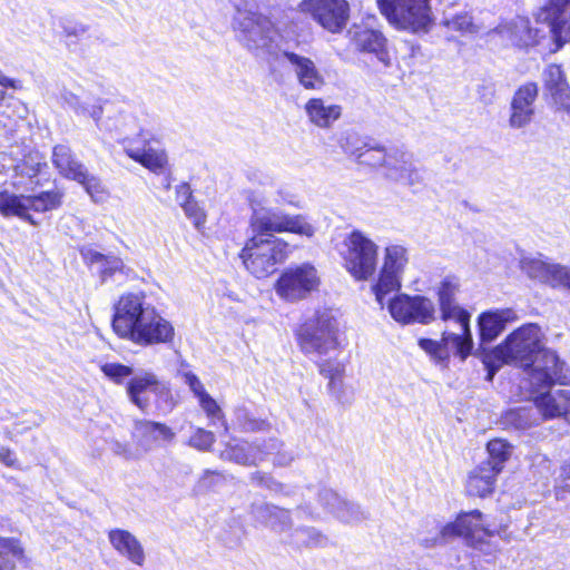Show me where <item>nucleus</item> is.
I'll list each match as a JSON object with an SVG mask.
<instances>
[{"label":"nucleus","mask_w":570,"mask_h":570,"mask_svg":"<svg viewBox=\"0 0 570 570\" xmlns=\"http://www.w3.org/2000/svg\"><path fill=\"white\" fill-rule=\"evenodd\" d=\"M24 558V549L19 539L0 535V570H14L16 562Z\"/></svg>","instance_id":"nucleus-33"},{"label":"nucleus","mask_w":570,"mask_h":570,"mask_svg":"<svg viewBox=\"0 0 570 570\" xmlns=\"http://www.w3.org/2000/svg\"><path fill=\"white\" fill-rule=\"evenodd\" d=\"M61 98L63 101L70 106L76 112L79 111V108L81 106V102L79 101V98L73 95L72 92L66 91L62 94Z\"/></svg>","instance_id":"nucleus-64"},{"label":"nucleus","mask_w":570,"mask_h":570,"mask_svg":"<svg viewBox=\"0 0 570 570\" xmlns=\"http://www.w3.org/2000/svg\"><path fill=\"white\" fill-rule=\"evenodd\" d=\"M281 56L288 62L298 83L306 90H321L325 78L315 62L305 56L287 49H281Z\"/></svg>","instance_id":"nucleus-21"},{"label":"nucleus","mask_w":570,"mask_h":570,"mask_svg":"<svg viewBox=\"0 0 570 570\" xmlns=\"http://www.w3.org/2000/svg\"><path fill=\"white\" fill-rule=\"evenodd\" d=\"M318 285L317 269L304 263L287 267L276 281L275 292L282 299L294 303L306 298Z\"/></svg>","instance_id":"nucleus-13"},{"label":"nucleus","mask_w":570,"mask_h":570,"mask_svg":"<svg viewBox=\"0 0 570 570\" xmlns=\"http://www.w3.org/2000/svg\"><path fill=\"white\" fill-rule=\"evenodd\" d=\"M288 255V244L278 237L253 235L240 252L246 269L256 278L273 274Z\"/></svg>","instance_id":"nucleus-4"},{"label":"nucleus","mask_w":570,"mask_h":570,"mask_svg":"<svg viewBox=\"0 0 570 570\" xmlns=\"http://www.w3.org/2000/svg\"><path fill=\"white\" fill-rule=\"evenodd\" d=\"M489 464L481 463L469 474L466 491L470 495L487 497L492 493L497 476L500 472Z\"/></svg>","instance_id":"nucleus-28"},{"label":"nucleus","mask_w":570,"mask_h":570,"mask_svg":"<svg viewBox=\"0 0 570 570\" xmlns=\"http://www.w3.org/2000/svg\"><path fill=\"white\" fill-rule=\"evenodd\" d=\"M0 214L3 217L16 216L32 225H37L28 213V199L24 195H16L8 190L0 191Z\"/></svg>","instance_id":"nucleus-31"},{"label":"nucleus","mask_w":570,"mask_h":570,"mask_svg":"<svg viewBox=\"0 0 570 570\" xmlns=\"http://www.w3.org/2000/svg\"><path fill=\"white\" fill-rule=\"evenodd\" d=\"M185 383L189 386L191 392L198 399H203V395H207L208 393L205 391L203 383L200 380L191 372H186L184 374Z\"/></svg>","instance_id":"nucleus-55"},{"label":"nucleus","mask_w":570,"mask_h":570,"mask_svg":"<svg viewBox=\"0 0 570 570\" xmlns=\"http://www.w3.org/2000/svg\"><path fill=\"white\" fill-rule=\"evenodd\" d=\"M52 164L58 173L81 185L96 204L107 200L109 193L101 179L90 173L66 145H57L52 150Z\"/></svg>","instance_id":"nucleus-8"},{"label":"nucleus","mask_w":570,"mask_h":570,"mask_svg":"<svg viewBox=\"0 0 570 570\" xmlns=\"http://www.w3.org/2000/svg\"><path fill=\"white\" fill-rule=\"evenodd\" d=\"M543 83L553 101L562 108L570 109V87L560 66L549 65L543 71Z\"/></svg>","instance_id":"nucleus-26"},{"label":"nucleus","mask_w":570,"mask_h":570,"mask_svg":"<svg viewBox=\"0 0 570 570\" xmlns=\"http://www.w3.org/2000/svg\"><path fill=\"white\" fill-rule=\"evenodd\" d=\"M295 537L297 543L306 546H322L326 541V538L314 528L297 529Z\"/></svg>","instance_id":"nucleus-48"},{"label":"nucleus","mask_w":570,"mask_h":570,"mask_svg":"<svg viewBox=\"0 0 570 570\" xmlns=\"http://www.w3.org/2000/svg\"><path fill=\"white\" fill-rule=\"evenodd\" d=\"M322 498L325 500L331 499L338 503L337 508H331V513L338 520L351 523L363 519V512L361 511L360 507L343 500L336 492L325 491Z\"/></svg>","instance_id":"nucleus-34"},{"label":"nucleus","mask_w":570,"mask_h":570,"mask_svg":"<svg viewBox=\"0 0 570 570\" xmlns=\"http://www.w3.org/2000/svg\"><path fill=\"white\" fill-rule=\"evenodd\" d=\"M125 153L154 174L160 175L168 169L167 151L156 139H144L141 147L128 146L125 148Z\"/></svg>","instance_id":"nucleus-20"},{"label":"nucleus","mask_w":570,"mask_h":570,"mask_svg":"<svg viewBox=\"0 0 570 570\" xmlns=\"http://www.w3.org/2000/svg\"><path fill=\"white\" fill-rule=\"evenodd\" d=\"M389 154V148L376 145V146H366L361 155H358V158L356 163L361 166H366L372 169H375L380 176H382L383 167L386 161V157Z\"/></svg>","instance_id":"nucleus-38"},{"label":"nucleus","mask_w":570,"mask_h":570,"mask_svg":"<svg viewBox=\"0 0 570 570\" xmlns=\"http://www.w3.org/2000/svg\"><path fill=\"white\" fill-rule=\"evenodd\" d=\"M100 370L110 381L116 384H122L125 380H127L134 373L132 367L114 362L102 364Z\"/></svg>","instance_id":"nucleus-44"},{"label":"nucleus","mask_w":570,"mask_h":570,"mask_svg":"<svg viewBox=\"0 0 570 570\" xmlns=\"http://www.w3.org/2000/svg\"><path fill=\"white\" fill-rule=\"evenodd\" d=\"M541 328L533 323L524 324L512 333L505 340L493 348L489 358H493L497 364L485 361L489 368V379L491 380L494 372L502 364H514L522 367L528 377L537 367L544 352H552L542 345Z\"/></svg>","instance_id":"nucleus-3"},{"label":"nucleus","mask_w":570,"mask_h":570,"mask_svg":"<svg viewBox=\"0 0 570 570\" xmlns=\"http://www.w3.org/2000/svg\"><path fill=\"white\" fill-rule=\"evenodd\" d=\"M134 435L140 444L147 448L160 440L170 441L174 438V433L170 428L163 423L148 420H139L135 422Z\"/></svg>","instance_id":"nucleus-30"},{"label":"nucleus","mask_w":570,"mask_h":570,"mask_svg":"<svg viewBox=\"0 0 570 570\" xmlns=\"http://www.w3.org/2000/svg\"><path fill=\"white\" fill-rule=\"evenodd\" d=\"M440 533L443 539L463 537L469 544L476 547L487 538L497 534L498 531L484 522L479 510H473L459 514L456 520L444 525Z\"/></svg>","instance_id":"nucleus-17"},{"label":"nucleus","mask_w":570,"mask_h":570,"mask_svg":"<svg viewBox=\"0 0 570 570\" xmlns=\"http://www.w3.org/2000/svg\"><path fill=\"white\" fill-rule=\"evenodd\" d=\"M0 462L9 468H20L16 453L7 446H0Z\"/></svg>","instance_id":"nucleus-58"},{"label":"nucleus","mask_w":570,"mask_h":570,"mask_svg":"<svg viewBox=\"0 0 570 570\" xmlns=\"http://www.w3.org/2000/svg\"><path fill=\"white\" fill-rule=\"evenodd\" d=\"M520 268L529 278L556 288L561 287L568 266L541 257H523Z\"/></svg>","instance_id":"nucleus-19"},{"label":"nucleus","mask_w":570,"mask_h":570,"mask_svg":"<svg viewBox=\"0 0 570 570\" xmlns=\"http://www.w3.org/2000/svg\"><path fill=\"white\" fill-rule=\"evenodd\" d=\"M112 548L124 558L136 566H144L146 560L145 550L139 540L129 531L114 529L108 533Z\"/></svg>","instance_id":"nucleus-25"},{"label":"nucleus","mask_w":570,"mask_h":570,"mask_svg":"<svg viewBox=\"0 0 570 570\" xmlns=\"http://www.w3.org/2000/svg\"><path fill=\"white\" fill-rule=\"evenodd\" d=\"M282 443L276 439H269L267 443L263 445L265 458L269 454H275V464L287 465L293 461L292 453L281 451Z\"/></svg>","instance_id":"nucleus-47"},{"label":"nucleus","mask_w":570,"mask_h":570,"mask_svg":"<svg viewBox=\"0 0 570 570\" xmlns=\"http://www.w3.org/2000/svg\"><path fill=\"white\" fill-rule=\"evenodd\" d=\"M538 97V87L534 82L521 86L511 101V115L509 125L520 129L529 125L534 115V101Z\"/></svg>","instance_id":"nucleus-23"},{"label":"nucleus","mask_w":570,"mask_h":570,"mask_svg":"<svg viewBox=\"0 0 570 570\" xmlns=\"http://www.w3.org/2000/svg\"><path fill=\"white\" fill-rule=\"evenodd\" d=\"M337 332V321L331 312H317L299 327V347L307 355L328 356L338 350Z\"/></svg>","instance_id":"nucleus-5"},{"label":"nucleus","mask_w":570,"mask_h":570,"mask_svg":"<svg viewBox=\"0 0 570 570\" xmlns=\"http://www.w3.org/2000/svg\"><path fill=\"white\" fill-rule=\"evenodd\" d=\"M198 402L200 407L209 419L210 424L215 425L216 422H220L225 431L227 432L228 426L226 421L224 420V413L220 406L217 404V402L209 394L203 395V399H200Z\"/></svg>","instance_id":"nucleus-43"},{"label":"nucleus","mask_w":570,"mask_h":570,"mask_svg":"<svg viewBox=\"0 0 570 570\" xmlns=\"http://www.w3.org/2000/svg\"><path fill=\"white\" fill-rule=\"evenodd\" d=\"M556 43V49H560L566 42L570 41V19H564V22H553L552 31L550 32Z\"/></svg>","instance_id":"nucleus-49"},{"label":"nucleus","mask_w":570,"mask_h":570,"mask_svg":"<svg viewBox=\"0 0 570 570\" xmlns=\"http://www.w3.org/2000/svg\"><path fill=\"white\" fill-rule=\"evenodd\" d=\"M83 257L86 261H88L90 264H98L101 265L102 261L107 257V255H104L97 250L94 249H87L83 253Z\"/></svg>","instance_id":"nucleus-63"},{"label":"nucleus","mask_w":570,"mask_h":570,"mask_svg":"<svg viewBox=\"0 0 570 570\" xmlns=\"http://www.w3.org/2000/svg\"><path fill=\"white\" fill-rule=\"evenodd\" d=\"M232 24L237 41L255 55L269 52L277 46L274 23L258 12L237 10Z\"/></svg>","instance_id":"nucleus-7"},{"label":"nucleus","mask_w":570,"mask_h":570,"mask_svg":"<svg viewBox=\"0 0 570 570\" xmlns=\"http://www.w3.org/2000/svg\"><path fill=\"white\" fill-rule=\"evenodd\" d=\"M352 43L361 52L373 55L384 66H390L386 38L379 30L355 26L348 31Z\"/></svg>","instance_id":"nucleus-22"},{"label":"nucleus","mask_w":570,"mask_h":570,"mask_svg":"<svg viewBox=\"0 0 570 570\" xmlns=\"http://www.w3.org/2000/svg\"><path fill=\"white\" fill-rule=\"evenodd\" d=\"M407 250L402 245L391 244L384 249L383 264L376 283L372 286L375 299L381 306L392 293H397L402 286V276L407 265Z\"/></svg>","instance_id":"nucleus-11"},{"label":"nucleus","mask_w":570,"mask_h":570,"mask_svg":"<svg viewBox=\"0 0 570 570\" xmlns=\"http://www.w3.org/2000/svg\"><path fill=\"white\" fill-rule=\"evenodd\" d=\"M440 318L444 322L453 321L459 324L460 330L470 328L471 314L456 301L439 305Z\"/></svg>","instance_id":"nucleus-39"},{"label":"nucleus","mask_w":570,"mask_h":570,"mask_svg":"<svg viewBox=\"0 0 570 570\" xmlns=\"http://www.w3.org/2000/svg\"><path fill=\"white\" fill-rule=\"evenodd\" d=\"M298 10L311 16L315 22L332 33L341 32L350 18V4L346 0H302Z\"/></svg>","instance_id":"nucleus-16"},{"label":"nucleus","mask_w":570,"mask_h":570,"mask_svg":"<svg viewBox=\"0 0 570 570\" xmlns=\"http://www.w3.org/2000/svg\"><path fill=\"white\" fill-rule=\"evenodd\" d=\"M176 200L181 207L193 200L191 190L188 184L181 183L176 186Z\"/></svg>","instance_id":"nucleus-60"},{"label":"nucleus","mask_w":570,"mask_h":570,"mask_svg":"<svg viewBox=\"0 0 570 570\" xmlns=\"http://www.w3.org/2000/svg\"><path fill=\"white\" fill-rule=\"evenodd\" d=\"M517 320L518 314L512 308H495L481 313L478 317L481 341H494L504 331L507 324Z\"/></svg>","instance_id":"nucleus-24"},{"label":"nucleus","mask_w":570,"mask_h":570,"mask_svg":"<svg viewBox=\"0 0 570 570\" xmlns=\"http://www.w3.org/2000/svg\"><path fill=\"white\" fill-rule=\"evenodd\" d=\"M487 451L489 453V460L483 464H489L494 470L501 472L504 463L510 459L513 446L503 439H493L488 442Z\"/></svg>","instance_id":"nucleus-37"},{"label":"nucleus","mask_w":570,"mask_h":570,"mask_svg":"<svg viewBox=\"0 0 570 570\" xmlns=\"http://www.w3.org/2000/svg\"><path fill=\"white\" fill-rule=\"evenodd\" d=\"M284 518L283 517H274L271 521V528L278 532H284L291 528V518L289 512L284 509Z\"/></svg>","instance_id":"nucleus-61"},{"label":"nucleus","mask_w":570,"mask_h":570,"mask_svg":"<svg viewBox=\"0 0 570 570\" xmlns=\"http://www.w3.org/2000/svg\"><path fill=\"white\" fill-rule=\"evenodd\" d=\"M320 373L326 377H343L345 365L336 358L318 361Z\"/></svg>","instance_id":"nucleus-50"},{"label":"nucleus","mask_w":570,"mask_h":570,"mask_svg":"<svg viewBox=\"0 0 570 570\" xmlns=\"http://www.w3.org/2000/svg\"><path fill=\"white\" fill-rule=\"evenodd\" d=\"M328 390L337 399L342 400L343 380L342 377L328 379Z\"/></svg>","instance_id":"nucleus-62"},{"label":"nucleus","mask_w":570,"mask_h":570,"mask_svg":"<svg viewBox=\"0 0 570 570\" xmlns=\"http://www.w3.org/2000/svg\"><path fill=\"white\" fill-rule=\"evenodd\" d=\"M222 458L244 465H256L265 460L263 445L246 441L234 445L227 444L226 449L222 452Z\"/></svg>","instance_id":"nucleus-29"},{"label":"nucleus","mask_w":570,"mask_h":570,"mask_svg":"<svg viewBox=\"0 0 570 570\" xmlns=\"http://www.w3.org/2000/svg\"><path fill=\"white\" fill-rule=\"evenodd\" d=\"M520 46H529L535 42V35H532V30L529 28V22L524 19H520Z\"/></svg>","instance_id":"nucleus-59"},{"label":"nucleus","mask_w":570,"mask_h":570,"mask_svg":"<svg viewBox=\"0 0 570 570\" xmlns=\"http://www.w3.org/2000/svg\"><path fill=\"white\" fill-rule=\"evenodd\" d=\"M530 395L542 419L570 414V390H552V385L570 382V372L556 352H544L528 377Z\"/></svg>","instance_id":"nucleus-2"},{"label":"nucleus","mask_w":570,"mask_h":570,"mask_svg":"<svg viewBox=\"0 0 570 570\" xmlns=\"http://www.w3.org/2000/svg\"><path fill=\"white\" fill-rule=\"evenodd\" d=\"M443 23L449 30L461 33H474L478 31V27L473 23L472 17L468 12H460L452 17H446Z\"/></svg>","instance_id":"nucleus-42"},{"label":"nucleus","mask_w":570,"mask_h":570,"mask_svg":"<svg viewBox=\"0 0 570 570\" xmlns=\"http://www.w3.org/2000/svg\"><path fill=\"white\" fill-rule=\"evenodd\" d=\"M124 269L125 264L120 257L115 255H107V257L102 261L101 265L99 266V274L102 282H106L115 274L122 273Z\"/></svg>","instance_id":"nucleus-46"},{"label":"nucleus","mask_w":570,"mask_h":570,"mask_svg":"<svg viewBox=\"0 0 570 570\" xmlns=\"http://www.w3.org/2000/svg\"><path fill=\"white\" fill-rule=\"evenodd\" d=\"M366 146L367 144L361 140L356 135H347L341 142L343 151L355 161Z\"/></svg>","instance_id":"nucleus-51"},{"label":"nucleus","mask_w":570,"mask_h":570,"mask_svg":"<svg viewBox=\"0 0 570 570\" xmlns=\"http://www.w3.org/2000/svg\"><path fill=\"white\" fill-rule=\"evenodd\" d=\"M112 328L122 340L148 347L174 341L173 324L140 294H124L115 305Z\"/></svg>","instance_id":"nucleus-1"},{"label":"nucleus","mask_w":570,"mask_h":570,"mask_svg":"<svg viewBox=\"0 0 570 570\" xmlns=\"http://www.w3.org/2000/svg\"><path fill=\"white\" fill-rule=\"evenodd\" d=\"M252 479L257 484L264 485V487H266L267 489H269V490H272L274 492H281L283 490V485L279 482L273 480L268 475L256 473V474L253 475Z\"/></svg>","instance_id":"nucleus-57"},{"label":"nucleus","mask_w":570,"mask_h":570,"mask_svg":"<svg viewBox=\"0 0 570 570\" xmlns=\"http://www.w3.org/2000/svg\"><path fill=\"white\" fill-rule=\"evenodd\" d=\"M379 246L361 230H352L342 242L340 256L346 272L357 282L370 279L377 268Z\"/></svg>","instance_id":"nucleus-6"},{"label":"nucleus","mask_w":570,"mask_h":570,"mask_svg":"<svg viewBox=\"0 0 570 570\" xmlns=\"http://www.w3.org/2000/svg\"><path fill=\"white\" fill-rule=\"evenodd\" d=\"M460 289V281L453 275L445 276L436 288L439 305L455 302V296Z\"/></svg>","instance_id":"nucleus-40"},{"label":"nucleus","mask_w":570,"mask_h":570,"mask_svg":"<svg viewBox=\"0 0 570 570\" xmlns=\"http://www.w3.org/2000/svg\"><path fill=\"white\" fill-rule=\"evenodd\" d=\"M306 115L312 124L320 128H328L342 115L338 105L327 104L322 98L309 99L305 105Z\"/></svg>","instance_id":"nucleus-27"},{"label":"nucleus","mask_w":570,"mask_h":570,"mask_svg":"<svg viewBox=\"0 0 570 570\" xmlns=\"http://www.w3.org/2000/svg\"><path fill=\"white\" fill-rule=\"evenodd\" d=\"M254 235L276 237V233H294L301 236L312 237L315 228L302 215H288L282 210L261 209L254 210L250 219Z\"/></svg>","instance_id":"nucleus-12"},{"label":"nucleus","mask_w":570,"mask_h":570,"mask_svg":"<svg viewBox=\"0 0 570 570\" xmlns=\"http://www.w3.org/2000/svg\"><path fill=\"white\" fill-rule=\"evenodd\" d=\"M235 422L245 432L264 431L268 426L266 421L254 417L245 407L235 410Z\"/></svg>","instance_id":"nucleus-41"},{"label":"nucleus","mask_w":570,"mask_h":570,"mask_svg":"<svg viewBox=\"0 0 570 570\" xmlns=\"http://www.w3.org/2000/svg\"><path fill=\"white\" fill-rule=\"evenodd\" d=\"M186 216L193 220L194 225L199 228L205 224L206 215L198 204L193 199L183 207Z\"/></svg>","instance_id":"nucleus-53"},{"label":"nucleus","mask_w":570,"mask_h":570,"mask_svg":"<svg viewBox=\"0 0 570 570\" xmlns=\"http://www.w3.org/2000/svg\"><path fill=\"white\" fill-rule=\"evenodd\" d=\"M387 309L391 317L402 325H428L436 318L433 301L422 295L396 294L387 301Z\"/></svg>","instance_id":"nucleus-15"},{"label":"nucleus","mask_w":570,"mask_h":570,"mask_svg":"<svg viewBox=\"0 0 570 570\" xmlns=\"http://www.w3.org/2000/svg\"><path fill=\"white\" fill-rule=\"evenodd\" d=\"M126 391L129 400L142 411L149 406V393L159 397H166L169 394L166 383L149 371H141L134 375L127 383Z\"/></svg>","instance_id":"nucleus-18"},{"label":"nucleus","mask_w":570,"mask_h":570,"mask_svg":"<svg viewBox=\"0 0 570 570\" xmlns=\"http://www.w3.org/2000/svg\"><path fill=\"white\" fill-rule=\"evenodd\" d=\"M252 513L255 517V519L262 523H265L266 525L271 527V521L274 517H283L284 518V509L268 504V503H261L255 504L252 508Z\"/></svg>","instance_id":"nucleus-45"},{"label":"nucleus","mask_w":570,"mask_h":570,"mask_svg":"<svg viewBox=\"0 0 570 570\" xmlns=\"http://www.w3.org/2000/svg\"><path fill=\"white\" fill-rule=\"evenodd\" d=\"M417 344L433 362L446 365L451 354L465 361L472 352L473 338L471 328L460 330V333L444 331L440 341L420 338Z\"/></svg>","instance_id":"nucleus-14"},{"label":"nucleus","mask_w":570,"mask_h":570,"mask_svg":"<svg viewBox=\"0 0 570 570\" xmlns=\"http://www.w3.org/2000/svg\"><path fill=\"white\" fill-rule=\"evenodd\" d=\"M215 442L213 432L204 429H197L194 435L189 439V444L198 450H207Z\"/></svg>","instance_id":"nucleus-52"},{"label":"nucleus","mask_w":570,"mask_h":570,"mask_svg":"<svg viewBox=\"0 0 570 570\" xmlns=\"http://www.w3.org/2000/svg\"><path fill=\"white\" fill-rule=\"evenodd\" d=\"M566 491H570V461L561 468V472L556 485L557 498H562L563 492Z\"/></svg>","instance_id":"nucleus-54"},{"label":"nucleus","mask_w":570,"mask_h":570,"mask_svg":"<svg viewBox=\"0 0 570 570\" xmlns=\"http://www.w3.org/2000/svg\"><path fill=\"white\" fill-rule=\"evenodd\" d=\"M541 417L534 407L524 406L508 410L501 419L502 424L507 429L525 430L539 424Z\"/></svg>","instance_id":"nucleus-32"},{"label":"nucleus","mask_w":570,"mask_h":570,"mask_svg":"<svg viewBox=\"0 0 570 570\" xmlns=\"http://www.w3.org/2000/svg\"><path fill=\"white\" fill-rule=\"evenodd\" d=\"M78 115L89 116L98 121L102 116V107L99 104L81 102Z\"/></svg>","instance_id":"nucleus-56"},{"label":"nucleus","mask_w":570,"mask_h":570,"mask_svg":"<svg viewBox=\"0 0 570 570\" xmlns=\"http://www.w3.org/2000/svg\"><path fill=\"white\" fill-rule=\"evenodd\" d=\"M389 184L420 189L425 183L423 168L417 164L413 153L402 146L389 148L386 161L381 176Z\"/></svg>","instance_id":"nucleus-9"},{"label":"nucleus","mask_w":570,"mask_h":570,"mask_svg":"<svg viewBox=\"0 0 570 570\" xmlns=\"http://www.w3.org/2000/svg\"><path fill=\"white\" fill-rule=\"evenodd\" d=\"M381 13L397 29L417 32L431 21L429 0H376Z\"/></svg>","instance_id":"nucleus-10"},{"label":"nucleus","mask_w":570,"mask_h":570,"mask_svg":"<svg viewBox=\"0 0 570 570\" xmlns=\"http://www.w3.org/2000/svg\"><path fill=\"white\" fill-rule=\"evenodd\" d=\"M28 199V212L30 209L45 213L59 208L62 204L63 193L59 189L42 191L38 195H29Z\"/></svg>","instance_id":"nucleus-36"},{"label":"nucleus","mask_w":570,"mask_h":570,"mask_svg":"<svg viewBox=\"0 0 570 570\" xmlns=\"http://www.w3.org/2000/svg\"><path fill=\"white\" fill-rule=\"evenodd\" d=\"M570 0H550L537 14V20L548 24L549 32L552 31L553 22H564L570 17Z\"/></svg>","instance_id":"nucleus-35"}]
</instances>
